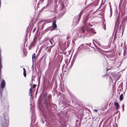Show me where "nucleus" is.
I'll list each match as a JSON object with an SVG mask.
<instances>
[{
	"label": "nucleus",
	"mask_w": 127,
	"mask_h": 127,
	"mask_svg": "<svg viewBox=\"0 0 127 127\" xmlns=\"http://www.w3.org/2000/svg\"><path fill=\"white\" fill-rule=\"evenodd\" d=\"M5 82L4 80L2 81L1 83V87L0 88V96L1 100V112L3 113V116L0 117V126L1 127H7L8 125L9 118L7 114L9 107L7 99L6 97H2V92L3 89L5 86Z\"/></svg>",
	"instance_id": "f257e3e1"
},
{
	"label": "nucleus",
	"mask_w": 127,
	"mask_h": 127,
	"mask_svg": "<svg viewBox=\"0 0 127 127\" xmlns=\"http://www.w3.org/2000/svg\"><path fill=\"white\" fill-rule=\"evenodd\" d=\"M83 23H84V26L82 27L80 29V31L81 32L83 33L87 34L91 31L94 33H96V32H94V30L91 29L88 27V25H87V24L86 20H85V21L83 22Z\"/></svg>",
	"instance_id": "f03ea898"
},
{
	"label": "nucleus",
	"mask_w": 127,
	"mask_h": 127,
	"mask_svg": "<svg viewBox=\"0 0 127 127\" xmlns=\"http://www.w3.org/2000/svg\"><path fill=\"white\" fill-rule=\"evenodd\" d=\"M83 13L81 12L77 16H75L73 19V22L74 25H76L78 23Z\"/></svg>",
	"instance_id": "7ed1b4c3"
},
{
	"label": "nucleus",
	"mask_w": 127,
	"mask_h": 127,
	"mask_svg": "<svg viewBox=\"0 0 127 127\" xmlns=\"http://www.w3.org/2000/svg\"><path fill=\"white\" fill-rule=\"evenodd\" d=\"M44 103L46 106L47 109L48 107H53L56 106V105L55 104L51 103L49 101L47 100L46 98H45L44 99Z\"/></svg>",
	"instance_id": "20e7f679"
},
{
	"label": "nucleus",
	"mask_w": 127,
	"mask_h": 127,
	"mask_svg": "<svg viewBox=\"0 0 127 127\" xmlns=\"http://www.w3.org/2000/svg\"><path fill=\"white\" fill-rule=\"evenodd\" d=\"M112 76L111 77V80L112 81L113 80H115V82L117 81L119 77V75L115 73H113L112 75Z\"/></svg>",
	"instance_id": "39448f33"
},
{
	"label": "nucleus",
	"mask_w": 127,
	"mask_h": 127,
	"mask_svg": "<svg viewBox=\"0 0 127 127\" xmlns=\"http://www.w3.org/2000/svg\"><path fill=\"white\" fill-rule=\"evenodd\" d=\"M124 26L122 24H121L119 30L118 32V35H119L120 36H122L123 34V31L124 29Z\"/></svg>",
	"instance_id": "423d86ee"
},
{
	"label": "nucleus",
	"mask_w": 127,
	"mask_h": 127,
	"mask_svg": "<svg viewBox=\"0 0 127 127\" xmlns=\"http://www.w3.org/2000/svg\"><path fill=\"white\" fill-rule=\"evenodd\" d=\"M37 38L35 37L33 39V41L31 43L30 45V47H32L35 46L36 43Z\"/></svg>",
	"instance_id": "0eeeda50"
},
{
	"label": "nucleus",
	"mask_w": 127,
	"mask_h": 127,
	"mask_svg": "<svg viewBox=\"0 0 127 127\" xmlns=\"http://www.w3.org/2000/svg\"><path fill=\"white\" fill-rule=\"evenodd\" d=\"M120 23L119 19L118 18L117 19L115 25V28L114 29V30H115V29L116 28H118V26H119V24Z\"/></svg>",
	"instance_id": "6e6552de"
},
{
	"label": "nucleus",
	"mask_w": 127,
	"mask_h": 127,
	"mask_svg": "<svg viewBox=\"0 0 127 127\" xmlns=\"http://www.w3.org/2000/svg\"><path fill=\"white\" fill-rule=\"evenodd\" d=\"M84 45L85 44H82L79 45L77 49V51H78L81 50L83 48V47Z\"/></svg>",
	"instance_id": "1a4fd4ad"
},
{
	"label": "nucleus",
	"mask_w": 127,
	"mask_h": 127,
	"mask_svg": "<svg viewBox=\"0 0 127 127\" xmlns=\"http://www.w3.org/2000/svg\"><path fill=\"white\" fill-rule=\"evenodd\" d=\"M31 117H32L31 123H33V124L34 123V122L35 121V120L34 119L35 117H34V115H33L32 114Z\"/></svg>",
	"instance_id": "9d476101"
},
{
	"label": "nucleus",
	"mask_w": 127,
	"mask_h": 127,
	"mask_svg": "<svg viewBox=\"0 0 127 127\" xmlns=\"http://www.w3.org/2000/svg\"><path fill=\"white\" fill-rule=\"evenodd\" d=\"M114 105L116 107V110H118L119 108V105L117 102H115Z\"/></svg>",
	"instance_id": "9b49d317"
},
{
	"label": "nucleus",
	"mask_w": 127,
	"mask_h": 127,
	"mask_svg": "<svg viewBox=\"0 0 127 127\" xmlns=\"http://www.w3.org/2000/svg\"><path fill=\"white\" fill-rule=\"evenodd\" d=\"M56 21H54L52 23L53 26L54 28H55L57 27V26L56 24Z\"/></svg>",
	"instance_id": "f8f14e48"
},
{
	"label": "nucleus",
	"mask_w": 127,
	"mask_h": 127,
	"mask_svg": "<svg viewBox=\"0 0 127 127\" xmlns=\"http://www.w3.org/2000/svg\"><path fill=\"white\" fill-rule=\"evenodd\" d=\"M124 93L123 94H122L120 96L119 99L121 101H122L123 99V97L124 95Z\"/></svg>",
	"instance_id": "ddd939ff"
},
{
	"label": "nucleus",
	"mask_w": 127,
	"mask_h": 127,
	"mask_svg": "<svg viewBox=\"0 0 127 127\" xmlns=\"http://www.w3.org/2000/svg\"><path fill=\"white\" fill-rule=\"evenodd\" d=\"M95 47L96 48L97 50L99 52L101 53L103 51L102 50L98 48V47L95 46Z\"/></svg>",
	"instance_id": "4468645a"
},
{
	"label": "nucleus",
	"mask_w": 127,
	"mask_h": 127,
	"mask_svg": "<svg viewBox=\"0 0 127 127\" xmlns=\"http://www.w3.org/2000/svg\"><path fill=\"white\" fill-rule=\"evenodd\" d=\"M127 21V19H126V17L124 18L123 19L122 23L121 24H122L123 26H124V24Z\"/></svg>",
	"instance_id": "2eb2a0df"
},
{
	"label": "nucleus",
	"mask_w": 127,
	"mask_h": 127,
	"mask_svg": "<svg viewBox=\"0 0 127 127\" xmlns=\"http://www.w3.org/2000/svg\"><path fill=\"white\" fill-rule=\"evenodd\" d=\"M47 40L49 41V42H50L51 44H53V43H54V42L53 40L52 39H51V40L50 39H47Z\"/></svg>",
	"instance_id": "dca6fc26"
},
{
	"label": "nucleus",
	"mask_w": 127,
	"mask_h": 127,
	"mask_svg": "<svg viewBox=\"0 0 127 127\" xmlns=\"http://www.w3.org/2000/svg\"><path fill=\"white\" fill-rule=\"evenodd\" d=\"M87 49V47H86V46H85L84 45L83 46V48L81 50H82V51H83L86 50V49Z\"/></svg>",
	"instance_id": "f3484780"
},
{
	"label": "nucleus",
	"mask_w": 127,
	"mask_h": 127,
	"mask_svg": "<svg viewBox=\"0 0 127 127\" xmlns=\"http://www.w3.org/2000/svg\"><path fill=\"white\" fill-rule=\"evenodd\" d=\"M32 90L31 88H30V89L29 91V95H30L31 97H32Z\"/></svg>",
	"instance_id": "a211bd4d"
},
{
	"label": "nucleus",
	"mask_w": 127,
	"mask_h": 127,
	"mask_svg": "<svg viewBox=\"0 0 127 127\" xmlns=\"http://www.w3.org/2000/svg\"><path fill=\"white\" fill-rule=\"evenodd\" d=\"M53 46H49V48H48V50H47V51H48V52H49V53H50V51H51V48H52V47Z\"/></svg>",
	"instance_id": "6ab92c4d"
},
{
	"label": "nucleus",
	"mask_w": 127,
	"mask_h": 127,
	"mask_svg": "<svg viewBox=\"0 0 127 127\" xmlns=\"http://www.w3.org/2000/svg\"><path fill=\"white\" fill-rule=\"evenodd\" d=\"M35 53H34L32 55V61H33V59H35Z\"/></svg>",
	"instance_id": "aec40b11"
},
{
	"label": "nucleus",
	"mask_w": 127,
	"mask_h": 127,
	"mask_svg": "<svg viewBox=\"0 0 127 127\" xmlns=\"http://www.w3.org/2000/svg\"><path fill=\"white\" fill-rule=\"evenodd\" d=\"M23 74H24V76L25 77H26V71H24Z\"/></svg>",
	"instance_id": "412c9836"
},
{
	"label": "nucleus",
	"mask_w": 127,
	"mask_h": 127,
	"mask_svg": "<svg viewBox=\"0 0 127 127\" xmlns=\"http://www.w3.org/2000/svg\"><path fill=\"white\" fill-rule=\"evenodd\" d=\"M41 78L40 76H39L38 75V81H39L40 80V79Z\"/></svg>",
	"instance_id": "4be33fe9"
},
{
	"label": "nucleus",
	"mask_w": 127,
	"mask_h": 127,
	"mask_svg": "<svg viewBox=\"0 0 127 127\" xmlns=\"http://www.w3.org/2000/svg\"><path fill=\"white\" fill-rule=\"evenodd\" d=\"M36 86V85H35L34 84H33V88H32V89H33L34 88H35Z\"/></svg>",
	"instance_id": "5701e85b"
},
{
	"label": "nucleus",
	"mask_w": 127,
	"mask_h": 127,
	"mask_svg": "<svg viewBox=\"0 0 127 127\" xmlns=\"http://www.w3.org/2000/svg\"><path fill=\"white\" fill-rule=\"evenodd\" d=\"M48 98L49 99H50L51 98V96L50 95H49L48 96Z\"/></svg>",
	"instance_id": "b1692460"
},
{
	"label": "nucleus",
	"mask_w": 127,
	"mask_h": 127,
	"mask_svg": "<svg viewBox=\"0 0 127 127\" xmlns=\"http://www.w3.org/2000/svg\"><path fill=\"white\" fill-rule=\"evenodd\" d=\"M103 25H104V27H103L104 29V30H105L106 29V25H105L104 24H103Z\"/></svg>",
	"instance_id": "393cba45"
},
{
	"label": "nucleus",
	"mask_w": 127,
	"mask_h": 127,
	"mask_svg": "<svg viewBox=\"0 0 127 127\" xmlns=\"http://www.w3.org/2000/svg\"><path fill=\"white\" fill-rule=\"evenodd\" d=\"M96 43H97V44H98V45H100V43H99V42H96Z\"/></svg>",
	"instance_id": "a878e982"
},
{
	"label": "nucleus",
	"mask_w": 127,
	"mask_h": 127,
	"mask_svg": "<svg viewBox=\"0 0 127 127\" xmlns=\"http://www.w3.org/2000/svg\"><path fill=\"white\" fill-rule=\"evenodd\" d=\"M49 48V47H45V50H47L48 49V48Z\"/></svg>",
	"instance_id": "bb28decb"
},
{
	"label": "nucleus",
	"mask_w": 127,
	"mask_h": 127,
	"mask_svg": "<svg viewBox=\"0 0 127 127\" xmlns=\"http://www.w3.org/2000/svg\"><path fill=\"white\" fill-rule=\"evenodd\" d=\"M47 56V55H46V54L44 55L43 56V57H45V58Z\"/></svg>",
	"instance_id": "cd10ccee"
},
{
	"label": "nucleus",
	"mask_w": 127,
	"mask_h": 127,
	"mask_svg": "<svg viewBox=\"0 0 127 127\" xmlns=\"http://www.w3.org/2000/svg\"><path fill=\"white\" fill-rule=\"evenodd\" d=\"M122 108H123V110H124V104H123L122 105Z\"/></svg>",
	"instance_id": "c85d7f7f"
},
{
	"label": "nucleus",
	"mask_w": 127,
	"mask_h": 127,
	"mask_svg": "<svg viewBox=\"0 0 127 127\" xmlns=\"http://www.w3.org/2000/svg\"><path fill=\"white\" fill-rule=\"evenodd\" d=\"M85 45H89V44L86 43H85Z\"/></svg>",
	"instance_id": "c756f323"
},
{
	"label": "nucleus",
	"mask_w": 127,
	"mask_h": 127,
	"mask_svg": "<svg viewBox=\"0 0 127 127\" xmlns=\"http://www.w3.org/2000/svg\"><path fill=\"white\" fill-rule=\"evenodd\" d=\"M23 69L24 71H26L25 69L24 68H23Z\"/></svg>",
	"instance_id": "7c9ffc66"
},
{
	"label": "nucleus",
	"mask_w": 127,
	"mask_h": 127,
	"mask_svg": "<svg viewBox=\"0 0 127 127\" xmlns=\"http://www.w3.org/2000/svg\"><path fill=\"white\" fill-rule=\"evenodd\" d=\"M94 111H95V112H97V110H96V109H95L94 110Z\"/></svg>",
	"instance_id": "2f4dec72"
},
{
	"label": "nucleus",
	"mask_w": 127,
	"mask_h": 127,
	"mask_svg": "<svg viewBox=\"0 0 127 127\" xmlns=\"http://www.w3.org/2000/svg\"><path fill=\"white\" fill-rule=\"evenodd\" d=\"M35 29V28H34V29H33V32H34V30Z\"/></svg>",
	"instance_id": "473e14b6"
},
{
	"label": "nucleus",
	"mask_w": 127,
	"mask_h": 127,
	"mask_svg": "<svg viewBox=\"0 0 127 127\" xmlns=\"http://www.w3.org/2000/svg\"><path fill=\"white\" fill-rule=\"evenodd\" d=\"M108 75L107 74H106L105 75L106 76H107Z\"/></svg>",
	"instance_id": "72a5a7b5"
},
{
	"label": "nucleus",
	"mask_w": 127,
	"mask_h": 127,
	"mask_svg": "<svg viewBox=\"0 0 127 127\" xmlns=\"http://www.w3.org/2000/svg\"><path fill=\"white\" fill-rule=\"evenodd\" d=\"M54 28H53V29H51V31H52V30H53V29H54Z\"/></svg>",
	"instance_id": "f704fd0d"
},
{
	"label": "nucleus",
	"mask_w": 127,
	"mask_h": 127,
	"mask_svg": "<svg viewBox=\"0 0 127 127\" xmlns=\"http://www.w3.org/2000/svg\"><path fill=\"white\" fill-rule=\"evenodd\" d=\"M30 105H31H31H32V103H31V104H30Z\"/></svg>",
	"instance_id": "c9c22d12"
},
{
	"label": "nucleus",
	"mask_w": 127,
	"mask_h": 127,
	"mask_svg": "<svg viewBox=\"0 0 127 127\" xmlns=\"http://www.w3.org/2000/svg\"><path fill=\"white\" fill-rule=\"evenodd\" d=\"M111 16V15L110 17Z\"/></svg>",
	"instance_id": "e433bc0d"
}]
</instances>
